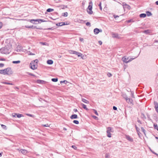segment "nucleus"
I'll use <instances>...</instances> for the list:
<instances>
[{"label":"nucleus","instance_id":"1","mask_svg":"<svg viewBox=\"0 0 158 158\" xmlns=\"http://www.w3.org/2000/svg\"><path fill=\"white\" fill-rule=\"evenodd\" d=\"M38 61V60L37 59H35L33 61H32L30 64V68L33 70L36 69Z\"/></svg>","mask_w":158,"mask_h":158},{"label":"nucleus","instance_id":"2","mask_svg":"<svg viewBox=\"0 0 158 158\" xmlns=\"http://www.w3.org/2000/svg\"><path fill=\"white\" fill-rule=\"evenodd\" d=\"M92 2L91 1L89 2V5L87 8V12L89 14L91 15L93 13L92 9Z\"/></svg>","mask_w":158,"mask_h":158},{"label":"nucleus","instance_id":"3","mask_svg":"<svg viewBox=\"0 0 158 158\" xmlns=\"http://www.w3.org/2000/svg\"><path fill=\"white\" fill-rule=\"evenodd\" d=\"M0 52L3 54H9L10 51L6 47L2 48L0 49Z\"/></svg>","mask_w":158,"mask_h":158},{"label":"nucleus","instance_id":"4","mask_svg":"<svg viewBox=\"0 0 158 158\" xmlns=\"http://www.w3.org/2000/svg\"><path fill=\"white\" fill-rule=\"evenodd\" d=\"M111 132H113L112 131V128L111 127H108L107 128V136L109 137H111Z\"/></svg>","mask_w":158,"mask_h":158},{"label":"nucleus","instance_id":"5","mask_svg":"<svg viewBox=\"0 0 158 158\" xmlns=\"http://www.w3.org/2000/svg\"><path fill=\"white\" fill-rule=\"evenodd\" d=\"M13 72L11 70V69L10 68H8L6 69L5 74H7L8 75H10L12 74Z\"/></svg>","mask_w":158,"mask_h":158},{"label":"nucleus","instance_id":"6","mask_svg":"<svg viewBox=\"0 0 158 158\" xmlns=\"http://www.w3.org/2000/svg\"><path fill=\"white\" fill-rule=\"evenodd\" d=\"M12 116L13 117H15L16 116L18 118H20L23 116V115L22 114H17L15 113L12 114Z\"/></svg>","mask_w":158,"mask_h":158},{"label":"nucleus","instance_id":"7","mask_svg":"<svg viewBox=\"0 0 158 158\" xmlns=\"http://www.w3.org/2000/svg\"><path fill=\"white\" fill-rule=\"evenodd\" d=\"M129 57H123L122 58V60L123 62H124L126 63H127L129 62Z\"/></svg>","mask_w":158,"mask_h":158},{"label":"nucleus","instance_id":"8","mask_svg":"<svg viewBox=\"0 0 158 158\" xmlns=\"http://www.w3.org/2000/svg\"><path fill=\"white\" fill-rule=\"evenodd\" d=\"M125 98L127 102L129 104H131L133 103V100H132V99L128 98L127 97L126 98Z\"/></svg>","mask_w":158,"mask_h":158},{"label":"nucleus","instance_id":"9","mask_svg":"<svg viewBox=\"0 0 158 158\" xmlns=\"http://www.w3.org/2000/svg\"><path fill=\"white\" fill-rule=\"evenodd\" d=\"M126 138L130 142H133V138L131 137L129 135H126Z\"/></svg>","mask_w":158,"mask_h":158},{"label":"nucleus","instance_id":"10","mask_svg":"<svg viewBox=\"0 0 158 158\" xmlns=\"http://www.w3.org/2000/svg\"><path fill=\"white\" fill-rule=\"evenodd\" d=\"M155 108L156 111L158 113V103L156 102H154Z\"/></svg>","mask_w":158,"mask_h":158},{"label":"nucleus","instance_id":"11","mask_svg":"<svg viewBox=\"0 0 158 158\" xmlns=\"http://www.w3.org/2000/svg\"><path fill=\"white\" fill-rule=\"evenodd\" d=\"M20 151L24 155L26 154L27 153V151L25 149H21Z\"/></svg>","mask_w":158,"mask_h":158},{"label":"nucleus","instance_id":"12","mask_svg":"<svg viewBox=\"0 0 158 158\" xmlns=\"http://www.w3.org/2000/svg\"><path fill=\"white\" fill-rule=\"evenodd\" d=\"M94 31L95 34H97L99 33L100 31L99 29L96 28L94 30Z\"/></svg>","mask_w":158,"mask_h":158},{"label":"nucleus","instance_id":"13","mask_svg":"<svg viewBox=\"0 0 158 158\" xmlns=\"http://www.w3.org/2000/svg\"><path fill=\"white\" fill-rule=\"evenodd\" d=\"M77 118V114H74L70 116V118L72 119H76Z\"/></svg>","mask_w":158,"mask_h":158},{"label":"nucleus","instance_id":"14","mask_svg":"<svg viewBox=\"0 0 158 158\" xmlns=\"http://www.w3.org/2000/svg\"><path fill=\"white\" fill-rule=\"evenodd\" d=\"M151 32V31L148 29L145 30L143 31L144 33L147 34L150 33Z\"/></svg>","mask_w":158,"mask_h":158},{"label":"nucleus","instance_id":"15","mask_svg":"<svg viewBox=\"0 0 158 158\" xmlns=\"http://www.w3.org/2000/svg\"><path fill=\"white\" fill-rule=\"evenodd\" d=\"M112 37L114 38H118L119 37L118 35L117 34H112Z\"/></svg>","mask_w":158,"mask_h":158},{"label":"nucleus","instance_id":"16","mask_svg":"<svg viewBox=\"0 0 158 158\" xmlns=\"http://www.w3.org/2000/svg\"><path fill=\"white\" fill-rule=\"evenodd\" d=\"M82 101L85 103L89 104V102L88 101L83 98H82Z\"/></svg>","mask_w":158,"mask_h":158},{"label":"nucleus","instance_id":"17","mask_svg":"<svg viewBox=\"0 0 158 158\" xmlns=\"http://www.w3.org/2000/svg\"><path fill=\"white\" fill-rule=\"evenodd\" d=\"M47 63L49 64H52L53 63V61L52 60H48L47 61Z\"/></svg>","mask_w":158,"mask_h":158},{"label":"nucleus","instance_id":"18","mask_svg":"<svg viewBox=\"0 0 158 158\" xmlns=\"http://www.w3.org/2000/svg\"><path fill=\"white\" fill-rule=\"evenodd\" d=\"M6 69L2 70H0V73L2 74H5Z\"/></svg>","mask_w":158,"mask_h":158},{"label":"nucleus","instance_id":"19","mask_svg":"<svg viewBox=\"0 0 158 158\" xmlns=\"http://www.w3.org/2000/svg\"><path fill=\"white\" fill-rule=\"evenodd\" d=\"M81 105L82 106V107L84 109H85L86 110H88V109L87 108L86 105L83 104H81Z\"/></svg>","mask_w":158,"mask_h":158},{"label":"nucleus","instance_id":"20","mask_svg":"<svg viewBox=\"0 0 158 158\" xmlns=\"http://www.w3.org/2000/svg\"><path fill=\"white\" fill-rule=\"evenodd\" d=\"M139 16L141 18H145L146 16V14H141Z\"/></svg>","mask_w":158,"mask_h":158},{"label":"nucleus","instance_id":"21","mask_svg":"<svg viewBox=\"0 0 158 158\" xmlns=\"http://www.w3.org/2000/svg\"><path fill=\"white\" fill-rule=\"evenodd\" d=\"M146 14L148 16H150L152 15L151 13L148 11L146 12Z\"/></svg>","mask_w":158,"mask_h":158},{"label":"nucleus","instance_id":"22","mask_svg":"<svg viewBox=\"0 0 158 158\" xmlns=\"http://www.w3.org/2000/svg\"><path fill=\"white\" fill-rule=\"evenodd\" d=\"M154 129H156L158 131V127L157 124H154Z\"/></svg>","mask_w":158,"mask_h":158},{"label":"nucleus","instance_id":"23","mask_svg":"<svg viewBox=\"0 0 158 158\" xmlns=\"http://www.w3.org/2000/svg\"><path fill=\"white\" fill-rule=\"evenodd\" d=\"M62 16L64 17H67L68 15V13L67 12H65L62 14Z\"/></svg>","mask_w":158,"mask_h":158},{"label":"nucleus","instance_id":"24","mask_svg":"<svg viewBox=\"0 0 158 158\" xmlns=\"http://www.w3.org/2000/svg\"><path fill=\"white\" fill-rule=\"evenodd\" d=\"M53 11H54V9L51 8H48L47 10V11L48 12H50Z\"/></svg>","mask_w":158,"mask_h":158},{"label":"nucleus","instance_id":"25","mask_svg":"<svg viewBox=\"0 0 158 158\" xmlns=\"http://www.w3.org/2000/svg\"><path fill=\"white\" fill-rule=\"evenodd\" d=\"M78 57H81L82 59H83V57L82 56V54L81 53L79 52L77 53V55Z\"/></svg>","mask_w":158,"mask_h":158},{"label":"nucleus","instance_id":"26","mask_svg":"<svg viewBox=\"0 0 158 158\" xmlns=\"http://www.w3.org/2000/svg\"><path fill=\"white\" fill-rule=\"evenodd\" d=\"M52 81L53 82H56L58 81V79L57 78H52Z\"/></svg>","mask_w":158,"mask_h":158},{"label":"nucleus","instance_id":"27","mask_svg":"<svg viewBox=\"0 0 158 158\" xmlns=\"http://www.w3.org/2000/svg\"><path fill=\"white\" fill-rule=\"evenodd\" d=\"M20 62V60L13 61L12 63L14 64H19Z\"/></svg>","mask_w":158,"mask_h":158},{"label":"nucleus","instance_id":"28","mask_svg":"<svg viewBox=\"0 0 158 158\" xmlns=\"http://www.w3.org/2000/svg\"><path fill=\"white\" fill-rule=\"evenodd\" d=\"M4 84H6V85H13L14 84L13 83L7 82H4L3 83Z\"/></svg>","mask_w":158,"mask_h":158},{"label":"nucleus","instance_id":"29","mask_svg":"<svg viewBox=\"0 0 158 158\" xmlns=\"http://www.w3.org/2000/svg\"><path fill=\"white\" fill-rule=\"evenodd\" d=\"M68 82V81L66 80H64L63 81H61L60 82V84H62L63 83H64L65 84H66Z\"/></svg>","mask_w":158,"mask_h":158},{"label":"nucleus","instance_id":"30","mask_svg":"<svg viewBox=\"0 0 158 158\" xmlns=\"http://www.w3.org/2000/svg\"><path fill=\"white\" fill-rule=\"evenodd\" d=\"M141 130L142 131V132H143V133H144V134L145 135V131H146L145 130V129H144V128H143V127H141Z\"/></svg>","mask_w":158,"mask_h":158},{"label":"nucleus","instance_id":"31","mask_svg":"<svg viewBox=\"0 0 158 158\" xmlns=\"http://www.w3.org/2000/svg\"><path fill=\"white\" fill-rule=\"evenodd\" d=\"M62 24H63L62 23V22L59 23H57L56 24V25L58 26H62Z\"/></svg>","mask_w":158,"mask_h":158},{"label":"nucleus","instance_id":"32","mask_svg":"<svg viewBox=\"0 0 158 158\" xmlns=\"http://www.w3.org/2000/svg\"><path fill=\"white\" fill-rule=\"evenodd\" d=\"M101 2H100L99 3V4H98V6H99V8H100V9L102 10V6H101Z\"/></svg>","mask_w":158,"mask_h":158},{"label":"nucleus","instance_id":"33","mask_svg":"<svg viewBox=\"0 0 158 158\" xmlns=\"http://www.w3.org/2000/svg\"><path fill=\"white\" fill-rule=\"evenodd\" d=\"M73 123H74L76 124H77L79 123V122L77 120H74L73 121Z\"/></svg>","mask_w":158,"mask_h":158},{"label":"nucleus","instance_id":"34","mask_svg":"<svg viewBox=\"0 0 158 158\" xmlns=\"http://www.w3.org/2000/svg\"><path fill=\"white\" fill-rule=\"evenodd\" d=\"M2 127L4 129H6V126L2 124L1 125Z\"/></svg>","mask_w":158,"mask_h":158},{"label":"nucleus","instance_id":"35","mask_svg":"<svg viewBox=\"0 0 158 158\" xmlns=\"http://www.w3.org/2000/svg\"><path fill=\"white\" fill-rule=\"evenodd\" d=\"M93 110L94 111V113H95V114L97 115H98V113L97 110H94V109Z\"/></svg>","mask_w":158,"mask_h":158},{"label":"nucleus","instance_id":"36","mask_svg":"<svg viewBox=\"0 0 158 158\" xmlns=\"http://www.w3.org/2000/svg\"><path fill=\"white\" fill-rule=\"evenodd\" d=\"M35 19H31L30 20V22L31 23H34V22H35Z\"/></svg>","mask_w":158,"mask_h":158},{"label":"nucleus","instance_id":"37","mask_svg":"<svg viewBox=\"0 0 158 158\" xmlns=\"http://www.w3.org/2000/svg\"><path fill=\"white\" fill-rule=\"evenodd\" d=\"M110 156L109 154H106L105 155V158H109Z\"/></svg>","mask_w":158,"mask_h":158},{"label":"nucleus","instance_id":"38","mask_svg":"<svg viewBox=\"0 0 158 158\" xmlns=\"http://www.w3.org/2000/svg\"><path fill=\"white\" fill-rule=\"evenodd\" d=\"M69 52L70 53L73 54V53L74 52V51L69 50Z\"/></svg>","mask_w":158,"mask_h":158},{"label":"nucleus","instance_id":"39","mask_svg":"<svg viewBox=\"0 0 158 158\" xmlns=\"http://www.w3.org/2000/svg\"><path fill=\"white\" fill-rule=\"evenodd\" d=\"M27 115L28 116L31 117H34V116L33 115L31 114H27Z\"/></svg>","mask_w":158,"mask_h":158},{"label":"nucleus","instance_id":"40","mask_svg":"<svg viewBox=\"0 0 158 158\" xmlns=\"http://www.w3.org/2000/svg\"><path fill=\"white\" fill-rule=\"evenodd\" d=\"M40 19H35V21L38 22L39 23H41V21H40Z\"/></svg>","mask_w":158,"mask_h":158},{"label":"nucleus","instance_id":"41","mask_svg":"<svg viewBox=\"0 0 158 158\" xmlns=\"http://www.w3.org/2000/svg\"><path fill=\"white\" fill-rule=\"evenodd\" d=\"M86 25L87 26H89V27L90 26V23L89 22H88L86 23Z\"/></svg>","mask_w":158,"mask_h":158},{"label":"nucleus","instance_id":"42","mask_svg":"<svg viewBox=\"0 0 158 158\" xmlns=\"http://www.w3.org/2000/svg\"><path fill=\"white\" fill-rule=\"evenodd\" d=\"M135 58H133L130 57V58L129 59V62L131 61H132V60H133V59H134Z\"/></svg>","mask_w":158,"mask_h":158},{"label":"nucleus","instance_id":"43","mask_svg":"<svg viewBox=\"0 0 158 158\" xmlns=\"http://www.w3.org/2000/svg\"><path fill=\"white\" fill-rule=\"evenodd\" d=\"M43 126L44 127H49V126L48 124L43 125Z\"/></svg>","mask_w":158,"mask_h":158},{"label":"nucleus","instance_id":"44","mask_svg":"<svg viewBox=\"0 0 158 158\" xmlns=\"http://www.w3.org/2000/svg\"><path fill=\"white\" fill-rule=\"evenodd\" d=\"M72 147L73 148V149H77V147L75 145L72 146Z\"/></svg>","mask_w":158,"mask_h":158},{"label":"nucleus","instance_id":"45","mask_svg":"<svg viewBox=\"0 0 158 158\" xmlns=\"http://www.w3.org/2000/svg\"><path fill=\"white\" fill-rule=\"evenodd\" d=\"M4 66V64L2 63H0V67H2Z\"/></svg>","mask_w":158,"mask_h":158},{"label":"nucleus","instance_id":"46","mask_svg":"<svg viewBox=\"0 0 158 158\" xmlns=\"http://www.w3.org/2000/svg\"><path fill=\"white\" fill-rule=\"evenodd\" d=\"M2 22H0V29L2 28Z\"/></svg>","mask_w":158,"mask_h":158},{"label":"nucleus","instance_id":"47","mask_svg":"<svg viewBox=\"0 0 158 158\" xmlns=\"http://www.w3.org/2000/svg\"><path fill=\"white\" fill-rule=\"evenodd\" d=\"M107 75L109 77H110L112 76V75L110 73H108L107 74Z\"/></svg>","mask_w":158,"mask_h":158},{"label":"nucleus","instance_id":"48","mask_svg":"<svg viewBox=\"0 0 158 158\" xmlns=\"http://www.w3.org/2000/svg\"><path fill=\"white\" fill-rule=\"evenodd\" d=\"M25 27L27 28H31V27H33V26H26Z\"/></svg>","mask_w":158,"mask_h":158},{"label":"nucleus","instance_id":"49","mask_svg":"<svg viewBox=\"0 0 158 158\" xmlns=\"http://www.w3.org/2000/svg\"><path fill=\"white\" fill-rule=\"evenodd\" d=\"M113 109L114 110H117V108L115 106L113 107Z\"/></svg>","mask_w":158,"mask_h":158},{"label":"nucleus","instance_id":"50","mask_svg":"<svg viewBox=\"0 0 158 158\" xmlns=\"http://www.w3.org/2000/svg\"><path fill=\"white\" fill-rule=\"evenodd\" d=\"M98 42L100 45H101L102 44V41H101L100 40Z\"/></svg>","mask_w":158,"mask_h":158},{"label":"nucleus","instance_id":"51","mask_svg":"<svg viewBox=\"0 0 158 158\" xmlns=\"http://www.w3.org/2000/svg\"><path fill=\"white\" fill-rule=\"evenodd\" d=\"M79 52H77L76 51H74V52L73 53V54H75L76 55H77V53H78Z\"/></svg>","mask_w":158,"mask_h":158},{"label":"nucleus","instance_id":"52","mask_svg":"<svg viewBox=\"0 0 158 158\" xmlns=\"http://www.w3.org/2000/svg\"><path fill=\"white\" fill-rule=\"evenodd\" d=\"M114 18L116 19L119 16L118 15H114Z\"/></svg>","mask_w":158,"mask_h":158},{"label":"nucleus","instance_id":"53","mask_svg":"<svg viewBox=\"0 0 158 158\" xmlns=\"http://www.w3.org/2000/svg\"><path fill=\"white\" fill-rule=\"evenodd\" d=\"M6 59L4 58H0V60L1 61H5Z\"/></svg>","mask_w":158,"mask_h":158},{"label":"nucleus","instance_id":"54","mask_svg":"<svg viewBox=\"0 0 158 158\" xmlns=\"http://www.w3.org/2000/svg\"><path fill=\"white\" fill-rule=\"evenodd\" d=\"M40 21H41V23L46 22V21L45 20H44V19H40Z\"/></svg>","mask_w":158,"mask_h":158},{"label":"nucleus","instance_id":"55","mask_svg":"<svg viewBox=\"0 0 158 158\" xmlns=\"http://www.w3.org/2000/svg\"><path fill=\"white\" fill-rule=\"evenodd\" d=\"M93 117L94 118H95L96 119H97L98 118V117H96V116H93Z\"/></svg>","mask_w":158,"mask_h":158},{"label":"nucleus","instance_id":"56","mask_svg":"<svg viewBox=\"0 0 158 158\" xmlns=\"http://www.w3.org/2000/svg\"><path fill=\"white\" fill-rule=\"evenodd\" d=\"M33 29H35V28H36V29H38V28H36V26H33V27H31Z\"/></svg>","mask_w":158,"mask_h":158},{"label":"nucleus","instance_id":"57","mask_svg":"<svg viewBox=\"0 0 158 158\" xmlns=\"http://www.w3.org/2000/svg\"><path fill=\"white\" fill-rule=\"evenodd\" d=\"M73 111H74L75 112H76L77 111V109H74V110H73Z\"/></svg>","mask_w":158,"mask_h":158},{"label":"nucleus","instance_id":"58","mask_svg":"<svg viewBox=\"0 0 158 158\" xmlns=\"http://www.w3.org/2000/svg\"><path fill=\"white\" fill-rule=\"evenodd\" d=\"M79 40H80L81 41H83V39L82 38H80Z\"/></svg>","mask_w":158,"mask_h":158},{"label":"nucleus","instance_id":"59","mask_svg":"<svg viewBox=\"0 0 158 158\" xmlns=\"http://www.w3.org/2000/svg\"><path fill=\"white\" fill-rule=\"evenodd\" d=\"M29 74L30 75L32 76H35L32 73H29Z\"/></svg>","mask_w":158,"mask_h":158},{"label":"nucleus","instance_id":"60","mask_svg":"<svg viewBox=\"0 0 158 158\" xmlns=\"http://www.w3.org/2000/svg\"><path fill=\"white\" fill-rule=\"evenodd\" d=\"M14 89H19V88L17 87H14Z\"/></svg>","mask_w":158,"mask_h":158},{"label":"nucleus","instance_id":"61","mask_svg":"<svg viewBox=\"0 0 158 158\" xmlns=\"http://www.w3.org/2000/svg\"><path fill=\"white\" fill-rule=\"evenodd\" d=\"M155 3L156 5H158V1H156L155 2Z\"/></svg>","mask_w":158,"mask_h":158},{"label":"nucleus","instance_id":"62","mask_svg":"<svg viewBox=\"0 0 158 158\" xmlns=\"http://www.w3.org/2000/svg\"><path fill=\"white\" fill-rule=\"evenodd\" d=\"M131 20H128V21H127V22L128 23H129L131 22Z\"/></svg>","mask_w":158,"mask_h":158},{"label":"nucleus","instance_id":"63","mask_svg":"<svg viewBox=\"0 0 158 158\" xmlns=\"http://www.w3.org/2000/svg\"><path fill=\"white\" fill-rule=\"evenodd\" d=\"M62 23L63 24H62V26L65 25L66 24L65 23V22H62Z\"/></svg>","mask_w":158,"mask_h":158},{"label":"nucleus","instance_id":"64","mask_svg":"<svg viewBox=\"0 0 158 158\" xmlns=\"http://www.w3.org/2000/svg\"><path fill=\"white\" fill-rule=\"evenodd\" d=\"M41 82V81L40 80H38V83H40Z\"/></svg>","mask_w":158,"mask_h":158}]
</instances>
